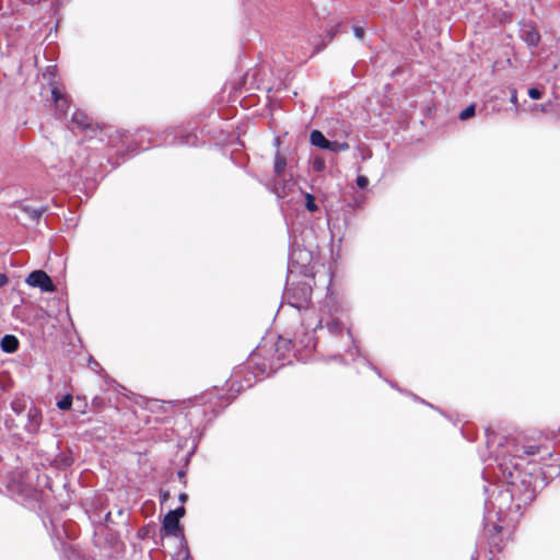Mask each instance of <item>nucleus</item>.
Listing matches in <instances>:
<instances>
[{
    "label": "nucleus",
    "mask_w": 560,
    "mask_h": 560,
    "mask_svg": "<svg viewBox=\"0 0 560 560\" xmlns=\"http://www.w3.org/2000/svg\"><path fill=\"white\" fill-rule=\"evenodd\" d=\"M503 472L508 475V483L511 486L512 497L520 495L524 502L533 501L536 495L535 488L532 487L530 476L517 468L518 464H513L514 470H511L506 462L500 464Z\"/></svg>",
    "instance_id": "1"
},
{
    "label": "nucleus",
    "mask_w": 560,
    "mask_h": 560,
    "mask_svg": "<svg viewBox=\"0 0 560 560\" xmlns=\"http://www.w3.org/2000/svg\"><path fill=\"white\" fill-rule=\"evenodd\" d=\"M284 352H250L247 359V368L256 375H272L284 365Z\"/></svg>",
    "instance_id": "2"
},
{
    "label": "nucleus",
    "mask_w": 560,
    "mask_h": 560,
    "mask_svg": "<svg viewBox=\"0 0 560 560\" xmlns=\"http://www.w3.org/2000/svg\"><path fill=\"white\" fill-rule=\"evenodd\" d=\"M520 37L529 48H537L541 40L538 27L532 20H522L520 22Z\"/></svg>",
    "instance_id": "3"
},
{
    "label": "nucleus",
    "mask_w": 560,
    "mask_h": 560,
    "mask_svg": "<svg viewBox=\"0 0 560 560\" xmlns=\"http://www.w3.org/2000/svg\"><path fill=\"white\" fill-rule=\"evenodd\" d=\"M287 295L293 300L290 303L300 308L310 302L312 288L306 282H299L287 289Z\"/></svg>",
    "instance_id": "4"
},
{
    "label": "nucleus",
    "mask_w": 560,
    "mask_h": 560,
    "mask_svg": "<svg viewBox=\"0 0 560 560\" xmlns=\"http://www.w3.org/2000/svg\"><path fill=\"white\" fill-rule=\"evenodd\" d=\"M72 125L78 127L79 129L86 131L92 138L93 136L103 135L105 130L101 128L98 125H94L92 119L84 112L77 109L71 118Z\"/></svg>",
    "instance_id": "5"
},
{
    "label": "nucleus",
    "mask_w": 560,
    "mask_h": 560,
    "mask_svg": "<svg viewBox=\"0 0 560 560\" xmlns=\"http://www.w3.org/2000/svg\"><path fill=\"white\" fill-rule=\"evenodd\" d=\"M26 283L34 288H39L44 292H55L56 285L51 278L44 270H34L27 278Z\"/></svg>",
    "instance_id": "6"
},
{
    "label": "nucleus",
    "mask_w": 560,
    "mask_h": 560,
    "mask_svg": "<svg viewBox=\"0 0 560 560\" xmlns=\"http://www.w3.org/2000/svg\"><path fill=\"white\" fill-rule=\"evenodd\" d=\"M51 98L55 105V115L57 118H63L71 105L69 96L63 93L58 86H52Z\"/></svg>",
    "instance_id": "7"
},
{
    "label": "nucleus",
    "mask_w": 560,
    "mask_h": 560,
    "mask_svg": "<svg viewBox=\"0 0 560 560\" xmlns=\"http://www.w3.org/2000/svg\"><path fill=\"white\" fill-rule=\"evenodd\" d=\"M151 131L148 128H138L133 135H131V151L133 150H147L153 140L151 138Z\"/></svg>",
    "instance_id": "8"
},
{
    "label": "nucleus",
    "mask_w": 560,
    "mask_h": 560,
    "mask_svg": "<svg viewBox=\"0 0 560 560\" xmlns=\"http://www.w3.org/2000/svg\"><path fill=\"white\" fill-rule=\"evenodd\" d=\"M197 137L194 133H182L177 129H170L165 131V144H192Z\"/></svg>",
    "instance_id": "9"
},
{
    "label": "nucleus",
    "mask_w": 560,
    "mask_h": 560,
    "mask_svg": "<svg viewBox=\"0 0 560 560\" xmlns=\"http://www.w3.org/2000/svg\"><path fill=\"white\" fill-rule=\"evenodd\" d=\"M108 145L113 148L122 147L131 151V135L126 130H116L114 133H108Z\"/></svg>",
    "instance_id": "10"
},
{
    "label": "nucleus",
    "mask_w": 560,
    "mask_h": 560,
    "mask_svg": "<svg viewBox=\"0 0 560 560\" xmlns=\"http://www.w3.org/2000/svg\"><path fill=\"white\" fill-rule=\"evenodd\" d=\"M162 529L166 536L177 537L180 528L179 521L173 516V513H167L163 520Z\"/></svg>",
    "instance_id": "11"
},
{
    "label": "nucleus",
    "mask_w": 560,
    "mask_h": 560,
    "mask_svg": "<svg viewBox=\"0 0 560 560\" xmlns=\"http://www.w3.org/2000/svg\"><path fill=\"white\" fill-rule=\"evenodd\" d=\"M42 421V412L38 408L32 407L27 411V423L25 429L30 433L37 432Z\"/></svg>",
    "instance_id": "12"
},
{
    "label": "nucleus",
    "mask_w": 560,
    "mask_h": 560,
    "mask_svg": "<svg viewBox=\"0 0 560 560\" xmlns=\"http://www.w3.org/2000/svg\"><path fill=\"white\" fill-rule=\"evenodd\" d=\"M212 397H213L212 393L203 394L201 396L195 397L194 401H196V404H198V405H206V404L212 405ZM191 401H192V399L189 398L187 400H168V401H164V404L171 405V406H184V405H190Z\"/></svg>",
    "instance_id": "13"
},
{
    "label": "nucleus",
    "mask_w": 560,
    "mask_h": 560,
    "mask_svg": "<svg viewBox=\"0 0 560 560\" xmlns=\"http://www.w3.org/2000/svg\"><path fill=\"white\" fill-rule=\"evenodd\" d=\"M501 529L502 527L499 525H492L491 528H487L489 545L498 551L502 548Z\"/></svg>",
    "instance_id": "14"
},
{
    "label": "nucleus",
    "mask_w": 560,
    "mask_h": 560,
    "mask_svg": "<svg viewBox=\"0 0 560 560\" xmlns=\"http://www.w3.org/2000/svg\"><path fill=\"white\" fill-rule=\"evenodd\" d=\"M287 167V158L279 150L275 154L273 173L275 176L281 178Z\"/></svg>",
    "instance_id": "15"
},
{
    "label": "nucleus",
    "mask_w": 560,
    "mask_h": 560,
    "mask_svg": "<svg viewBox=\"0 0 560 560\" xmlns=\"http://www.w3.org/2000/svg\"><path fill=\"white\" fill-rule=\"evenodd\" d=\"M291 180H285L281 178L276 177L271 183V190L275 192L279 198H284L288 195V186L290 185Z\"/></svg>",
    "instance_id": "16"
},
{
    "label": "nucleus",
    "mask_w": 560,
    "mask_h": 560,
    "mask_svg": "<svg viewBox=\"0 0 560 560\" xmlns=\"http://www.w3.org/2000/svg\"><path fill=\"white\" fill-rule=\"evenodd\" d=\"M310 142L312 145L327 150L329 140L319 130H313L310 135Z\"/></svg>",
    "instance_id": "17"
},
{
    "label": "nucleus",
    "mask_w": 560,
    "mask_h": 560,
    "mask_svg": "<svg viewBox=\"0 0 560 560\" xmlns=\"http://www.w3.org/2000/svg\"><path fill=\"white\" fill-rule=\"evenodd\" d=\"M19 339L14 335H4L0 340L1 350H18Z\"/></svg>",
    "instance_id": "18"
},
{
    "label": "nucleus",
    "mask_w": 560,
    "mask_h": 560,
    "mask_svg": "<svg viewBox=\"0 0 560 560\" xmlns=\"http://www.w3.org/2000/svg\"><path fill=\"white\" fill-rule=\"evenodd\" d=\"M22 210L30 215L33 221H38L43 213L47 210L46 207L33 208L31 206H23Z\"/></svg>",
    "instance_id": "19"
},
{
    "label": "nucleus",
    "mask_w": 560,
    "mask_h": 560,
    "mask_svg": "<svg viewBox=\"0 0 560 560\" xmlns=\"http://www.w3.org/2000/svg\"><path fill=\"white\" fill-rule=\"evenodd\" d=\"M349 143L348 142H339V141H331L329 140L327 150L338 153L349 150Z\"/></svg>",
    "instance_id": "20"
},
{
    "label": "nucleus",
    "mask_w": 560,
    "mask_h": 560,
    "mask_svg": "<svg viewBox=\"0 0 560 560\" xmlns=\"http://www.w3.org/2000/svg\"><path fill=\"white\" fill-rule=\"evenodd\" d=\"M79 354H84L82 360L86 361L89 363V366L92 371L96 373H101L102 368L101 364L93 359V357L90 354V352H79Z\"/></svg>",
    "instance_id": "21"
},
{
    "label": "nucleus",
    "mask_w": 560,
    "mask_h": 560,
    "mask_svg": "<svg viewBox=\"0 0 560 560\" xmlns=\"http://www.w3.org/2000/svg\"><path fill=\"white\" fill-rule=\"evenodd\" d=\"M291 346L295 348V345L292 343L291 339L279 336L275 343V350H288Z\"/></svg>",
    "instance_id": "22"
},
{
    "label": "nucleus",
    "mask_w": 560,
    "mask_h": 560,
    "mask_svg": "<svg viewBox=\"0 0 560 560\" xmlns=\"http://www.w3.org/2000/svg\"><path fill=\"white\" fill-rule=\"evenodd\" d=\"M11 408L16 415H21L26 408V401L23 398H15L11 402Z\"/></svg>",
    "instance_id": "23"
},
{
    "label": "nucleus",
    "mask_w": 560,
    "mask_h": 560,
    "mask_svg": "<svg viewBox=\"0 0 560 560\" xmlns=\"http://www.w3.org/2000/svg\"><path fill=\"white\" fill-rule=\"evenodd\" d=\"M305 208L310 212H315L318 210V206L315 202V197L312 194H305Z\"/></svg>",
    "instance_id": "24"
},
{
    "label": "nucleus",
    "mask_w": 560,
    "mask_h": 560,
    "mask_svg": "<svg viewBox=\"0 0 560 560\" xmlns=\"http://www.w3.org/2000/svg\"><path fill=\"white\" fill-rule=\"evenodd\" d=\"M312 167L315 172H323L326 168V162L322 156H315L312 161Z\"/></svg>",
    "instance_id": "25"
},
{
    "label": "nucleus",
    "mask_w": 560,
    "mask_h": 560,
    "mask_svg": "<svg viewBox=\"0 0 560 560\" xmlns=\"http://www.w3.org/2000/svg\"><path fill=\"white\" fill-rule=\"evenodd\" d=\"M72 405V396L66 395L58 402L57 406L60 410H69Z\"/></svg>",
    "instance_id": "26"
},
{
    "label": "nucleus",
    "mask_w": 560,
    "mask_h": 560,
    "mask_svg": "<svg viewBox=\"0 0 560 560\" xmlns=\"http://www.w3.org/2000/svg\"><path fill=\"white\" fill-rule=\"evenodd\" d=\"M476 113V106L474 104L467 106L464 110L460 112L459 114V119L460 120H466L470 117H472Z\"/></svg>",
    "instance_id": "27"
},
{
    "label": "nucleus",
    "mask_w": 560,
    "mask_h": 560,
    "mask_svg": "<svg viewBox=\"0 0 560 560\" xmlns=\"http://www.w3.org/2000/svg\"><path fill=\"white\" fill-rule=\"evenodd\" d=\"M542 91L538 88H530L528 90V96L533 100H540L542 97Z\"/></svg>",
    "instance_id": "28"
},
{
    "label": "nucleus",
    "mask_w": 560,
    "mask_h": 560,
    "mask_svg": "<svg viewBox=\"0 0 560 560\" xmlns=\"http://www.w3.org/2000/svg\"><path fill=\"white\" fill-rule=\"evenodd\" d=\"M357 185L359 188L364 189L369 185V179L366 176L360 175L357 177Z\"/></svg>",
    "instance_id": "29"
},
{
    "label": "nucleus",
    "mask_w": 560,
    "mask_h": 560,
    "mask_svg": "<svg viewBox=\"0 0 560 560\" xmlns=\"http://www.w3.org/2000/svg\"><path fill=\"white\" fill-rule=\"evenodd\" d=\"M327 327L332 332H339L341 330V324L336 320H331L327 324Z\"/></svg>",
    "instance_id": "30"
},
{
    "label": "nucleus",
    "mask_w": 560,
    "mask_h": 560,
    "mask_svg": "<svg viewBox=\"0 0 560 560\" xmlns=\"http://www.w3.org/2000/svg\"><path fill=\"white\" fill-rule=\"evenodd\" d=\"M185 508L184 506H179L175 510H171L168 511V513H173V516H175L178 521L180 517H183L185 515Z\"/></svg>",
    "instance_id": "31"
},
{
    "label": "nucleus",
    "mask_w": 560,
    "mask_h": 560,
    "mask_svg": "<svg viewBox=\"0 0 560 560\" xmlns=\"http://www.w3.org/2000/svg\"><path fill=\"white\" fill-rule=\"evenodd\" d=\"M539 452V447L535 445H529L524 447V454L526 455H535Z\"/></svg>",
    "instance_id": "32"
},
{
    "label": "nucleus",
    "mask_w": 560,
    "mask_h": 560,
    "mask_svg": "<svg viewBox=\"0 0 560 560\" xmlns=\"http://www.w3.org/2000/svg\"><path fill=\"white\" fill-rule=\"evenodd\" d=\"M353 32H354V35H355L357 38H359V39H363L364 38L365 32H364L363 27L354 26L353 27Z\"/></svg>",
    "instance_id": "33"
},
{
    "label": "nucleus",
    "mask_w": 560,
    "mask_h": 560,
    "mask_svg": "<svg viewBox=\"0 0 560 560\" xmlns=\"http://www.w3.org/2000/svg\"><path fill=\"white\" fill-rule=\"evenodd\" d=\"M304 354H307V352H302V351H299V352H294L293 355L296 358L298 361L300 362H306L307 360L304 358Z\"/></svg>",
    "instance_id": "34"
},
{
    "label": "nucleus",
    "mask_w": 560,
    "mask_h": 560,
    "mask_svg": "<svg viewBox=\"0 0 560 560\" xmlns=\"http://www.w3.org/2000/svg\"><path fill=\"white\" fill-rule=\"evenodd\" d=\"M511 103L517 106V91L515 89L511 90Z\"/></svg>",
    "instance_id": "35"
},
{
    "label": "nucleus",
    "mask_w": 560,
    "mask_h": 560,
    "mask_svg": "<svg viewBox=\"0 0 560 560\" xmlns=\"http://www.w3.org/2000/svg\"><path fill=\"white\" fill-rule=\"evenodd\" d=\"M8 277L4 273L0 272V288L8 283Z\"/></svg>",
    "instance_id": "36"
},
{
    "label": "nucleus",
    "mask_w": 560,
    "mask_h": 560,
    "mask_svg": "<svg viewBox=\"0 0 560 560\" xmlns=\"http://www.w3.org/2000/svg\"><path fill=\"white\" fill-rule=\"evenodd\" d=\"M104 380H105V383L107 385H115L116 384V382L114 380L109 378V376L106 375V374L104 375Z\"/></svg>",
    "instance_id": "37"
},
{
    "label": "nucleus",
    "mask_w": 560,
    "mask_h": 560,
    "mask_svg": "<svg viewBox=\"0 0 560 560\" xmlns=\"http://www.w3.org/2000/svg\"><path fill=\"white\" fill-rule=\"evenodd\" d=\"M103 404V399L101 397L93 398V405L100 407Z\"/></svg>",
    "instance_id": "38"
},
{
    "label": "nucleus",
    "mask_w": 560,
    "mask_h": 560,
    "mask_svg": "<svg viewBox=\"0 0 560 560\" xmlns=\"http://www.w3.org/2000/svg\"><path fill=\"white\" fill-rule=\"evenodd\" d=\"M178 499L182 503H185L188 500V495L186 493H180Z\"/></svg>",
    "instance_id": "39"
},
{
    "label": "nucleus",
    "mask_w": 560,
    "mask_h": 560,
    "mask_svg": "<svg viewBox=\"0 0 560 560\" xmlns=\"http://www.w3.org/2000/svg\"><path fill=\"white\" fill-rule=\"evenodd\" d=\"M329 360L336 361V362L340 361L341 360V355H339V354L331 355V357H329Z\"/></svg>",
    "instance_id": "40"
},
{
    "label": "nucleus",
    "mask_w": 560,
    "mask_h": 560,
    "mask_svg": "<svg viewBox=\"0 0 560 560\" xmlns=\"http://www.w3.org/2000/svg\"><path fill=\"white\" fill-rule=\"evenodd\" d=\"M304 348H305L304 350H311V347L308 345H306ZM315 348H316V345L314 343L312 346V349L315 350Z\"/></svg>",
    "instance_id": "41"
},
{
    "label": "nucleus",
    "mask_w": 560,
    "mask_h": 560,
    "mask_svg": "<svg viewBox=\"0 0 560 560\" xmlns=\"http://www.w3.org/2000/svg\"><path fill=\"white\" fill-rule=\"evenodd\" d=\"M336 32H337V31H335V32H330V39H332V37L335 36Z\"/></svg>",
    "instance_id": "42"
},
{
    "label": "nucleus",
    "mask_w": 560,
    "mask_h": 560,
    "mask_svg": "<svg viewBox=\"0 0 560 560\" xmlns=\"http://www.w3.org/2000/svg\"><path fill=\"white\" fill-rule=\"evenodd\" d=\"M276 143H277V145H279V144H280V140H279V138H277V139H276Z\"/></svg>",
    "instance_id": "43"
}]
</instances>
